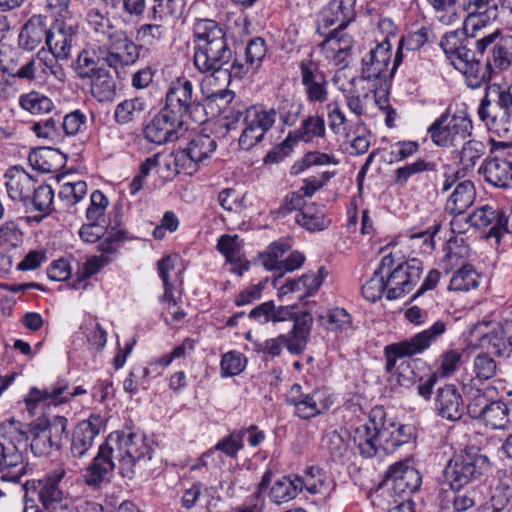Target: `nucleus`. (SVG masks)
I'll use <instances>...</instances> for the list:
<instances>
[{
    "mask_svg": "<svg viewBox=\"0 0 512 512\" xmlns=\"http://www.w3.org/2000/svg\"><path fill=\"white\" fill-rule=\"evenodd\" d=\"M195 68L202 74L214 76L233 60L226 29L212 19H196L193 24Z\"/></svg>",
    "mask_w": 512,
    "mask_h": 512,
    "instance_id": "obj_1",
    "label": "nucleus"
},
{
    "mask_svg": "<svg viewBox=\"0 0 512 512\" xmlns=\"http://www.w3.org/2000/svg\"><path fill=\"white\" fill-rule=\"evenodd\" d=\"M0 472L2 479L19 482L26 474L29 437L23 424L14 419L0 424Z\"/></svg>",
    "mask_w": 512,
    "mask_h": 512,
    "instance_id": "obj_2",
    "label": "nucleus"
},
{
    "mask_svg": "<svg viewBox=\"0 0 512 512\" xmlns=\"http://www.w3.org/2000/svg\"><path fill=\"white\" fill-rule=\"evenodd\" d=\"M355 4L356 0H330L321 12V22L325 28L336 26L322 45L328 46L339 61L344 60L352 47L351 37L342 30L355 19Z\"/></svg>",
    "mask_w": 512,
    "mask_h": 512,
    "instance_id": "obj_3",
    "label": "nucleus"
},
{
    "mask_svg": "<svg viewBox=\"0 0 512 512\" xmlns=\"http://www.w3.org/2000/svg\"><path fill=\"white\" fill-rule=\"evenodd\" d=\"M477 113L490 131L506 136L512 130V83L507 87L488 85Z\"/></svg>",
    "mask_w": 512,
    "mask_h": 512,
    "instance_id": "obj_4",
    "label": "nucleus"
},
{
    "mask_svg": "<svg viewBox=\"0 0 512 512\" xmlns=\"http://www.w3.org/2000/svg\"><path fill=\"white\" fill-rule=\"evenodd\" d=\"M491 467L489 458L474 446L467 447L447 463L443 475L445 483L453 491L477 481Z\"/></svg>",
    "mask_w": 512,
    "mask_h": 512,
    "instance_id": "obj_5",
    "label": "nucleus"
},
{
    "mask_svg": "<svg viewBox=\"0 0 512 512\" xmlns=\"http://www.w3.org/2000/svg\"><path fill=\"white\" fill-rule=\"evenodd\" d=\"M106 443L113 448L119 472L125 478L133 477L140 461L151 459L152 449L142 433L115 431L107 437Z\"/></svg>",
    "mask_w": 512,
    "mask_h": 512,
    "instance_id": "obj_6",
    "label": "nucleus"
},
{
    "mask_svg": "<svg viewBox=\"0 0 512 512\" xmlns=\"http://www.w3.org/2000/svg\"><path fill=\"white\" fill-rule=\"evenodd\" d=\"M467 32H448L440 42L442 50L456 69H459L460 62L472 64L480 61L486 48L499 34V31H496L476 40L474 35L469 36Z\"/></svg>",
    "mask_w": 512,
    "mask_h": 512,
    "instance_id": "obj_7",
    "label": "nucleus"
},
{
    "mask_svg": "<svg viewBox=\"0 0 512 512\" xmlns=\"http://www.w3.org/2000/svg\"><path fill=\"white\" fill-rule=\"evenodd\" d=\"M446 331L443 321H436L430 328L417 333L408 340L387 345L384 350L386 357L385 370L392 373L403 358L412 357L428 349Z\"/></svg>",
    "mask_w": 512,
    "mask_h": 512,
    "instance_id": "obj_8",
    "label": "nucleus"
},
{
    "mask_svg": "<svg viewBox=\"0 0 512 512\" xmlns=\"http://www.w3.org/2000/svg\"><path fill=\"white\" fill-rule=\"evenodd\" d=\"M472 121L464 111L452 116L442 114L428 128V134L434 144L440 147L455 146L471 135Z\"/></svg>",
    "mask_w": 512,
    "mask_h": 512,
    "instance_id": "obj_9",
    "label": "nucleus"
},
{
    "mask_svg": "<svg viewBox=\"0 0 512 512\" xmlns=\"http://www.w3.org/2000/svg\"><path fill=\"white\" fill-rule=\"evenodd\" d=\"M286 402L294 406L295 414L304 420L324 413L332 405V399L326 389L317 388L305 393L300 384L291 386Z\"/></svg>",
    "mask_w": 512,
    "mask_h": 512,
    "instance_id": "obj_10",
    "label": "nucleus"
},
{
    "mask_svg": "<svg viewBox=\"0 0 512 512\" xmlns=\"http://www.w3.org/2000/svg\"><path fill=\"white\" fill-rule=\"evenodd\" d=\"M276 119V110H265L262 107L252 106L246 111L244 128L238 143L241 149L250 150L261 142L266 132L271 129Z\"/></svg>",
    "mask_w": 512,
    "mask_h": 512,
    "instance_id": "obj_11",
    "label": "nucleus"
},
{
    "mask_svg": "<svg viewBox=\"0 0 512 512\" xmlns=\"http://www.w3.org/2000/svg\"><path fill=\"white\" fill-rule=\"evenodd\" d=\"M422 262L413 258L397 265L385 277L387 299L394 300L412 291L422 275Z\"/></svg>",
    "mask_w": 512,
    "mask_h": 512,
    "instance_id": "obj_12",
    "label": "nucleus"
},
{
    "mask_svg": "<svg viewBox=\"0 0 512 512\" xmlns=\"http://www.w3.org/2000/svg\"><path fill=\"white\" fill-rule=\"evenodd\" d=\"M200 104L193 94V84L185 78L173 81L166 93V103L162 108L178 120L184 121V117L191 116Z\"/></svg>",
    "mask_w": 512,
    "mask_h": 512,
    "instance_id": "obj_13",
    "label": "nucleus"
},
{
    "mask_svg": "<svg viewBox=\"0 0 512 512\" xmlns=\"http://www.w3.org/2000/svg\"><path fill=\"white\" fill-rule=\"evenodd\" d=\"M378 423V431L382 451L386 454L393 453L400 446L407 444L412 439V428L404 424L387 422L382 407H375L370 412V420Z\"/></svg>",
    "mask_w": 512,
    "mask_h": 512,
    "instance_id": "obj_14",
    "label": "nucleus"
},
{
    "mask_svg": "<svg viewBox=\"0 0 512 512\" xmlns=\"http://www.w3.org/2000/svg\"><path fill=\"white\" fill-rule=\"evenodd\" d=\"M107 53L103 61L119 73L120 68L133 65L140 56V47L122 30L106 43Z\"/></svg>",
    "mask_w": 512,
    "mask_h": 512,
    "instance_id": "obj_15",
    "label": "nucleus"
},
{
    "mask_svg": "<svg viewBox=\"0 0 512 512\" xmlns=\"http://www.w3.org/2000/svg\"><path fill=\"white\" fill-rule=\"evenodd\" d=\"M184 121L178 120L170 113L161 109L160 112L145 126L144 137L147 141L162 145L173 142L180 137Z\"/></svg>",
    "mask_w": 512,
    "mask_h": 512,
    "instance_id": "obj_16",
    "label": "nucleus"
},
{
    "mask_svg": "<svg viewBox=\"0 0 512 512\" xmlns=\"http://www.w3.org/2000/svg\"><path fill=\"white\" fill-rule=\"evenodd\" d=\"M301 83L310 103H324L328 100V82L317 63L302 60L299 64Z\"/></svg>",
    "mask_w": 512,
    "mask_h": 512,
    "instance_id": "obj_17",
    "label": "nucleus"
},
{
    "mask_svg": "<svg viewBox=\"0 0 512 512\" xmlns=\"http://www.w3.org/2000/svg\"><path fill=\"white\" fill-rule=\"evenodd\" d=\"M385 480L391 482L392 490L397 495H411L416 492L422 482L420 473L406 462H396L389 467Z\"/></svg>",
    "mask_w": 512,
    "mask_h": 512,
    "instance_id": "obj_18",
    "label": "nucleus"
},
{
    "mask_svg": "<svg viewBox=\"0 0 512 512\" xmlns=\"http://www.w3.org/2000/svg\"><path fill=\"white\" fill-rule=\"evenodd\" d=\"M434 405L440 417L452 422L460 420L465 412L463 398L453 384H445L437 389Z\"/></svg>",
    "mask_w": 512,
    "mask_h": 512,
    "instance_id": "obj_19",
    "label": "nucleus"
},
{
    "mask_svg": "<svg viewBox=\"0 0 512 512\" xmlns=\"http://www.w3.org/2000/svg\"><path fill=\"white\" fill-rule=\"evenodd\" d=\"M77 41V31L64 22H58L50 26L47 34L46 45L50 53L58 59L68 60Z\"/></svg>",
    "mask_w": 512,
    "mask_h": 512,
    "instance_id": "obj_20",
    "label": "nucleus"
},
{
    "mask_svg": "<svg viewBox=\"0 0 512 512\" xmlns=\"http://www.w3.org/2000/svg\"><path fill=\"white\" fill-rule=\"evenodd\" d=\"M102 420L97 415H91L87 420H83L75 427L70 453L75 459H80L86 455L92 447L94 439L99 434Z\"/></svg>",
    "mask_w": 512,
    "mask_h": 512,
    "instance_id": "obj_21",
    "label": "nucleus"
},
{
    "mask_svg": "<svg viewBox=\"0 0 512 512\" xmlns=\"http://www.w3.org/2000/svg\"><path fill=\"white\" fill-rule=\"evenodd\" d=\"M67 388L68 384L65 381H58L51 388L38 389L33 387L25 398L26 406L31 412L40 402H47L48 404L58 405L68 401L71 397L86 393L85 389H83L81 386H78L74 389L73 392L64 395Z\"/></svg>",
    "mask_w": 512,
    "mask_h": 512,
    "instance_id": "obj_22",
    "label": "nucleus"
},
{
    "mask_svg": "<svg viewBox=\"0 0 512 512\" xmlns=\"http://www.w3.org/2000/svg\"><path fill=\"white\" fill-rule=\"evenodd\" d=\"M116 459L113 448L108 446L106 441L100 445L97 455L87 468L85 474V483L88 486H100L104 481H109L110 476L115 469Z\"/></svg>",
    "mask_w": 512,
    "mask_h": 512,
    "instance_id": "obj_23",
    "label": "nucleus"
},
{
    "mask_svg": "<svg viewBox=\"0 0 512 512\" xmlns=\"http://www.w3.org/2000/svg\"><path fill=\"white\" fill-rule=\"evenodd\" d=\"M467 220L477 229L490 227L488 236L499 239L507 232L508 219L503 210L494 209L489 205L475 210Z\"/></svg>",
    "mask_w": 512,
    "mask_h": 512,
    "instance_id": "obj_24",
    "label": "nucleus"
},
{
    "mask_svg": "<svg viewBox=\"0 0 512 512\" xmlns=\"http://www.w3.org/2000/svg\"><path fill=\"white\" fill-rule=\"evenodd\" d=\"M391 58V45L383 40L362 59V77L371 80L386 77Z\"/></svg>",
    "mask_w": 512,
    "mask_h": 512,
    "instance_id": "obj_25",
    "label": "nucleus"
},
{
    "mask_svg": "<svg viewBox=\"0 0 512 512\" xmlns=\"http://www.w3.org/2000/svg\"><path fill=\"white\" fill-rule=\"evenodd\" d=\"M352 440L359 454L365 459L373 458L382 451L376 419H369V423L357 426L353 430Z\"/></svg>",
    "mask_w": 512,
    "mask_h": 512,
    "instance_id": "obj_26",
    "label": "nucleus"
},
{
    "mask_svg": "<svg viewBox=\"0 0 512 512\" xmlns=\"http://www.w3.org/2000/svg\"><path fill=\"white\" fill-rule=\"evenodd\" d=\"M6 189L12 200L22 201L25 206L29 205L30 196L34 190L33 178L21 167L14 166L5 173Z\"/></svg>",
    "mask_w": 512,
    "mask_h": 512,
    "instance_id": "obj_27",
    "label": "nucleus"
},
{
    "mask_svg": "<svg viewBox=\"0 0 512 512\" xmlns=\"http://www.w3.org/2000/svg\"><path fill=\"white\" fill-rule=\"evenodd\" d=\"M496 2V0H469L466 8L468 16L464 22V30L474 32L487 23L497 20Z\"/></svg>",
    "mask_w": 512,
    "mask_h": 512,
    "instance_id": "obj_28",
    "label": "nucleus"
},
{
    "mask_svg": "<svg viewBox=\"0 0 512 512\" xmlns=\"http://www.w3.org/2000/svg\"><path fill=\"white\" fill-rule=\"evenodd\" d=\"M48 18L43 15H33L24 24L19 33V45L26 50H34L49 34Z\"/></svg>",
    "mask_w": 512,
    "mask_h": 512,
    "instance_id": "obj_29",
    "label": "nucleus"
},
{
    "mask_svg": "<svg viewBox=\"0 0 512 512\" xmlns=\"http://www.w3.org/2000/svg\"><path fill=\"white\" fill-rule=\"evenodd\" d=\"M485 180L497 188H507L512 181V162L500 157L489 158L479 168Z\"/></svg>",
    "mask_w": 512,
    "mask_h": 512,
    "instance_id": "obj_30",
    "label": "nucleus"
},
{
    "mask_svg": "<svg viewBox=\"0 0 512 512\" xmlns=\"http://www.w3.org/2000/svg\"><path fill=\"white\" fill-rule=\"evenodd\" d=\"M65 471L63 469L55 470L38 482L39 500L45 509L59 508L64 497L63 491L59 488V483L63 479Z\"/></svg>",
    "mask_w": 512,
    "mask_h": 512,
    "instance_id": "obj_31",
    "label": "nucleus"
},
{
    "mask_svg": "<svg viewBox=\"0 0 512 512\" xmlns=\"http://www.w3.org/2000/svg\"><path fill=\"white\" fill-rule=\"evenodd\" d=\"M28 161L41 173H56L65 166L66 156L58 149L40 147L29 153Z\"/></svg>",
    "mask_w": 512,
    "mask_h": 512,
    "instance_id": "obj_32",
    "label": "nucleus"
},
{
    "mask_svg": "<svg viewBox=\"0 0 512 512\" xmlns=\"http://www.w3.org/2000/svg\"><path fill=\"white\" fill-rule=\"evenodd\" d=\"M86 19L89 29L94 33L98 41H106L107 43L123 30L118 18H109L99 9H90Z\"/></svg>",
    "mask_w": 512,
    "mask_h": 512,
    "instance_id": "obj_33",
    "label": "nucleus"
},
{
    "mask_svg": "<svg viewBox=\"0 0 512 512\" xmlns=\"http://www.w3.org/2000/svg\"><path fill=\"white\" fill-rule=\"evenodd\" d=\"M292 321L293 328L287 334L291 339V342L288 346V351L291 354L299 355L303 353L306 347L307 339L311 331L312 317L308 312H296Z\"/></svg>",
    "mask_w": 512,
    "mask_h": 512,
    "instance_id": "obj_34",
    "label": "nucleus"
},
{
    "mask_svg": "<svg viewBox=\"0 0 512 512\" xmlns=\"http://www.w3.org/2000/svg\"><path fill=\"white\" fill-rule=\"evenodd\" d=\"M304 480L296 475L283 476L276 480L269 491V499L275 504H283L294 499L303 489Z\"/></svg>",
    "mask_w": 512,
    "mask_h": 512,
    "instance_id": "obj_35",
    "label": "nucleus"
},
{
    "mask_svg": "<svg viewBox=\"0 0 512 512\" xmlns=\"http://www.w3.org/2000/svg\"><path fill=\"white\" fill-rule=\"evenodd\" d=\"M476 196L475 187L472 181L465 180L457 184L453 193L445 204L446 212L455 215H462L473 204Z\"/></svg>",
    "mask_w": 512,
    "mask_h": 512,
    "instance_id": "obj_36",
    "label": "nucleus"
},
{
    "mask_svg": "<svg viewBox=\"0 0 512 512\" xmlns=\"http://www.w3.org/2000/svg\"><path fill=\"white\" fill-rule=\"evenodd\" d=\"M289 141L293 140L309 143L314 138L325 136V121L318 115H309L301 123L300 127L288 133Z\"/></svg>",
    "mask_w": 512,
    "mask_h": 512,
    "instance_id": "obj_37",
    "label": "nucleus"
},
{
    "mask_svg": "<svg viewBox=\"0 0 512 512\" xmlns=\"http://www.w3.org/2000/svg\"><path fill=\"white\" fill-rule=\"evenodd\" d=\"M457 70L463 73L467 86L472 89H477L490 81L494 73L490 59H487L485 64H482L481 60L472 64L460 62Z\"/></svg>",
    "mask_w": 512,
    "mask_h": 512,
    "instance_id": "obj_38",
    "label": "nucleus"
},
{
    "mask_svg": "<svg viewBox=\"0 0 512 512\" xmlns=\"http://www.w3.org/2000/svg\"><path fill=\"white\" fill-rule=\"evenodd\" d=\"M470 400L465 406L468 414L473 419H481L490 402L498 397V389L494 385H488L483 389H471Z\"/></svg>",
    "mask_w": 512,
    "mask_h": 512,
    "instance_id": "obj_39",
    "label": "nucleus"
},
{
    "mask_svg": "<svg viewBox=\"0 0 512 512\" xmlns=\"http://www.w3.org/2000/svg\"><path fill=\"white\" fill-rule=\"evenodd\" d=\"M91 94L99 102L111 101L116 94V83L110 73L104 68L94 72L89 77Z\"/></svg>",
    "mask_w": 512,
    "mask_h": 512,
    "instance_id": "obj_40",
    "label": "nucleus"
},
{
    "mask_svg": "<svg viewBox=\"0 0 512 512\" xmlns=\"http://www.w3.org/2000/svg\"><path fill=\"white\" fill-rule=\"evenodd\" d=\"M153 2L149 18L167 25L179 18L185 7L184 0H153Z\"/></svg>",
    "mask_w": 512,
    "mask_h": 512,
    "instance_id": "obj_41",
    "label": "nucleus"
},
{
    "mask_svg": "<svg viewBox=\"0 0 512 512\" xmlns=\"http://www.w3.org/2000/svg\"><path fill=\"white\" fill-rule=\"evenodd\" d=\"M428 37L429 29L427 27H422L415 32H410L403 36L399 41L398 50L389 75L391 76L395 72L397 66L401 63L404 49L408 51H417L425 45L428 41Z\"/></svg>",
    "mask_w": 512,
    "mask_h": 512,
    "instance_id": "obj_42",
    "label": "nucleus"
},
{
    "mask_svg": "<svg viewBox=\"0 0 512 512\" xmlns=\"http://www.w3.org/2000/svg\"><path fill=\"white\" fill-rule=\"evenodd\" d=\"M482 347L491 349L497 356L509 355L512 352V334L499 326L481 338Z\"/></svg>",
    "mask_w": 512,
    "mask_h": 512,
    "instance_id": "obj_43",
    "label": "nucleus"
},
{
    "mask_svg": "<svg viewBox=\"0 0 512 512\" xmlns=\"http://www.w3.org/2000/svg\"><path fill=\"white\" fill-rule=\"evenodd\" d=\"M146 110V103L142 98L127 99L117 105L114 117L119 124H128L140 119Z\"/></svg>",
    "mask_w": 512,
    "mask_h": 512,
    "instance_id": "obj_44",
    "label": "nucleus"
},
{
    "mask_svg": "<svg viewBox=\"0 0 512 512\" xmlns=\"http://www.w3.org/2000/svg\"><path fill=\"white\" fill-rule=\"evenodd\" d=\"M508 405L495 398L490 402L481 419L493 429H504L510 422Z\"/></svg>",
    "mask_w": 512,
    "mask_h": 512,
    "instance_id": "obj_45",
    "label": "nucleus"
},
{
    "mask_svg": "<svg viewBox=\"0 0 512 512\" xmlns=\"http://www.w3.org/2000/svg\"><path fill=\"white\" fill-rule=\"evenodd\" d=\"M23 63L21 62V55L14 50L0 49V72L6 74L11 80H6L8 83L13 84L15 80H23Z\"/></svg>",
    "mask_w": 512,
    "mask_h": 512,
    "instance_id": "obj_46",
    "label": "nucleus"
},
{
    "mask_svg": "<svg viewBox=\"0 0 512 512\" xmlns=\"http://www.w3.org/2000/svg\"><path fill=\"white\" fill-rule=\"evenodd\" d=\"M216 147L217 142L213 137L207 134H198L188 142L186 149L191 154L192 159H196L201 164L211 156Z\"/></svg>",
    "mask_w": 512,
    "mask_h": 512,
    "instance_id": "obj_47",
    "label": "nucleus"
},
{
    "mask_svg": "<svg viewBox=\"0 0 512 512\" xmlns=\"http://www.w3.org/2000/svg\"><path fill=\"white\" fill-rule=\"evenodd\" d=\"M470 248L465 243L463 237H452L449 239L446 254L443 262L446 263L447 268H453L455 266L466 264L464 260L469 257Z\"/></svg>",
    "mask_w": 512,
    "mask_h": 512,
    "instance_id": "obj_48",
    "label": "nucleus"
},
{
    "mask_svg": "<svg viewBox=\"0 0 512 512\" xmlns=\"http://www.w3.org/2000/svg\"><path fill=\"white\" fill-rule=\"evenodd\" d=\"M295 221L309 231H322L330 224L324 213L313 206H306L296 215Z\"/></svg>",
    "mask_w": 512,
    "mask_h": 512,
    "instance_id": "obj_49",
    "label": "nucleus"
},
{
    "mask_svg": "<svg viewBox=\"0 0 512 512\" xmlns=\"http://www.w3.org/2000/svg\"><path fill=\"white\" fill-rule=\"evenodd\" d=\"M167 24L155 22L142 24L136 32V40L143 45L154 46L164 40L167 35Z\"/></svg>",
    "mask_w": 512,
    "mask_h": 512,
    "instance_id": "obj_50",
    "label": "nucleus"
},
{
    "mask_svg": "<svg viewBox=\"0 0 512 512\" xmlns=\"http://www.w3.org/2000/svg\"><path fill=\"white\" fill-rule=\"evenodd\" d=\"M492 68L500 71L506 70L511 65L512 59V35H506L494 45L492 57Z\"/></svg>",
    "mask_w": 512,
    "mask_h": 512,
    "instance_id": "obj_51",
    "label": "nucleus"
},
{
    "mask_svg": "<svg viewBox=\"0 0 512 512\" xmlns=\"http://www.w3.org/2000/svg\"><path fill=\"white\" fill-rule=\"evenodd\" d=\"M67 422V418L64 416H54L52 419L40 423L48 437V442L55 446L56 450L61 448L63 439L67 437Z\"/></svg>",
    "mask_w": 512,
    "mask_h": 512,
    "instance_id": "obj_52",
    "label": "nucleus"
},
{
    "mask_svg": "<svg viewBox=\"0 0 512 512\" xmlns=\"http://www.w3.org/2000/svg\"><path fill=\"white\" fill-rule=\"evenodd\" d=\"M478 274L471 264H462L450 280L449 289L468 291L478 286Z\"/></svg>",
    "mask_w": 512,
    "mask_h": 512,
    "instance_id": "obj_53",
    "label": "nucleus"
},
{
    "mask_svg": "<svg viewBox=\"0 0 512 512\" xmlns=\"http://www.w3.org/2000/svg\"><path fill=\"white\" fill-rule=\"evenodd\" d=\"M486 146L483 142L469 140L464 143L460 151V164L462 170L470 172L474 169L476 163L485 154Z\"/></svg>",
    "mask_w": 512,
    "mask_h": 512,
    "instance_id": "obj_54",
    "label": "nucleus"
},
{
    "mask_svg": "<svg viewBox=\"0 0 512 512\" xmlns=\"http://www.w3.org/2000/svg\"><path fill=\"white\" fill-rule=\"evenodd\" d=\"M317 321L331 331H342L351 324V317L343 308L327 310L324 314L317 316Z\"/></svg>",
    "mask_w": 512,
    "mask_h": 512,
    "instance_id": "obj_55",
    "label": "nucleus"
},
{
    "mask_svg": "<svg viewBox=\"0 0 512 512\" xmlns=\"http://www.w3.org/2000/svg\"><path fill=\"white\" fill-rule=\"evenodd\" d=\"M435 167V163L424 159H418L413 163L405 164L395 170L394 183L398 186H404L413 176L425 171H434Z\"/></svg>",
    "mask_w": 512,
    "mask_h": 512,
    "instance_id": "obj_56",
    "label": "nucleus"
},
{
    "mask_svg": "<svg viewBox=\"0 0 512 512\" xmlns=\"http://www.w3.org/2000/svg\"><path fill=\"white\" fill-rule=\"evenodd\" d=\"M20 105L34 115L49 113L53 109L52 101L38 92H30L21 96Z\"/></svg>",
    "mask_w": 512,
    "mask_h": 512,
    "instance_id": "obj_57",
    "label": "nucleus"
},
{
    "mask_svg": "<svg viewBox=\"0 0 512 512\" xmlns=\"http://www.w3.org/2000/svg\"><path fill=\"white\" fill-rule=\"evenodd\" d=\"M303 105L294 99H282L276 110L284 125L293 126L301 115Z\"/></svg>",
    "mask_w": 512,
    "mask_h": 512,
    "instance_id": "obj_58",
    "label": "nucleus"
},
{
    "mask_svg": "<svg viewBox=\"0 0 512 512\" xmlns=\"http://www.w3.org/2000/svg\"><path fill=\"white\" fill-rule=\"evenodd\" d=\"M87 194V184L84 181L67 182L61 185L59 198L68 206L78 203Z\"/></svg>",
    "mask_w": 512,
    "mask_h": 512,
    "instance_id": "obj_59",
    "label": "nucleus"
},
{
    "mask_svg": "<svg viewBox=\"0 0 512 512\" xmlns=\"http://www.w3.org/2000/svg\"><path fill=\"white\" fill-rule=\"evenodd\" d=\"M54 192L51 186L47 184H41L37 188L34 187L30 196V202L34 208L39 212L48 213L53 203Z\"/></svg>",
    "mask_w": 512,
    "mask_h": 512,
    "instance_id": "obj_60",
    "label": "nucleus"
},
{
    "mask_svg": "<svg viewBox=\"0 0 512 512\" xmlns=\"http://www.w3.org/2000/svg\"><path fill=\"white\" fill-rule=\"evenodd\" d=\"M23 241V233L18 226L12 222H6L0 227V248L10 250L18 247Z\"/></svg>",
    "mask_w": 512,
    "mask_h": 512,
    "instance_id": "obj_61",
    "label": "nucleus"
},
{
    "mask_svg": "<svg viewBox=\"0 0 512 512\" xmlns=\"http://www.w3.org/2000/svg\"><path fill=\"white\" fill-rule=\"evenodd\" d=\"M476 377L480 380H488L495 376L497 366L495 360L487 353L477 355L473 362Z\"/></svg>",
    "mask_w": 512,
    "mask_h": 512,
    "instance_id": "obj_62",
    "label": "nucleus"
},
{
    "mask_svg": "<svg viewBox=\"0 0 512 512\" xmlns=\"http://www.w3.org/2000/svg\"><path fill=\"white\" fill-rule=\"evenodd\" d=\"M385 291L387 292L385 279L376 273L362 286V295L371 302L380 300Z\"/></svg>",
    "mask_w": 512,
    "mask_h": 512,
    "instance_id": "obj_63",
    "label": "nucleus"
},
{
    "mask_svg": "<svg viewBox=\"0 0 512 512\" xmlns=\"http://www.w3.org/2000/svg\"><path fill=\"white\" fill-rule=\"evenodd\" d=\"M107 205V197L100 190H95L91 194L90 205L86 211L87 220L100 221L104 217Z\"/></svg>",
    "mask_w": 512,
    "mask_h": 512,
    "instance_id": "obj_64",
    "label": "nucleus"
}]
</instances>
